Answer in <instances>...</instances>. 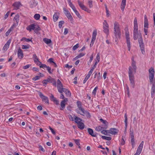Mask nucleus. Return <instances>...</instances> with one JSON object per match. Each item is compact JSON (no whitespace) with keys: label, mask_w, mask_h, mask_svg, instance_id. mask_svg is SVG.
Here are the masks:
<instances>
[{"label":"nucleus","mask_w":155,"mask_h":155,"mask_svg":"<svg viewBox=\"0 0 155 155\" xmlns=\"http://www.w3.org/2000/svg\"><path fill=\"white\" fill-rule=\"evenodd\" d=\"M39 75H40L39 76H35V77L33 78H32V80L34 81H35L37 80H39L40 79V77H42L43 76V74L40 73H39Z\"/></svg>","instance_id":"473e14b6"},{"label":"nucleus","mask_w":155,"mask_h":155,"mask_svg":"<svg viewBox=\"0 0 155 155\" xmlns=\"http://www.w3.org/2000/svg\"><path fill=\"white\" fill-rule=\"evenodd\" d=\"M15 24H13L10 27L9 29L6 32L5 35L6 36H8L9 35L11 31L13 30V28L15 27Z\"/></svg>","instance_id":"b1692460"},{"label":"nucleus","mask_w":155,"mask_h":155,"mask_svg":"<svg viewBox=\"0 0 155 155\" xmlns=\"http://www.w3.org/2000/svg\"><path fill=\"white\" fill-rule=\"evenodd\" d=\"M64 23V21H61L58 22V27L60 28H61L62 25Z\"/></svg>","instance_id":"37998d69"},{"label":"nucleus","mask_w":155,"mask_h":155,"mask_svg":"<svg viewBox=\"0 0 155 155\" xmlns=\"http://www.w3.org/2000/svg\"><path fill=\"white\" fill-rule=\"evenodd\" d=\"M78 47L79 44H77L73 47L72 48L73 50L74 51L77 48H78Z\"/></svg>","instance_id":"4d7b16f0"},{"label":"nucleus","mask_w":155,"mask_h":155,"mask_svg":"<svg viewBox=\"0 0 155 155\" xmlns=\"http://www.w3.org/2000/svg\"><path fill=\"white\" fill-rule=\"evenodd\" d=\"M59 15L60 13L58 12H57L54 13L53 16V20L54 21L56 22L57 21L59 18Z\"/></svg>","instance_id":"5701e85b"},{"label":"nucleus","mask_w":155,"mask_h":155,"mask_svg":"<svg viewBox=\"0 0 155 155\" xmlns=\"http://www.w3.org/2000/svg\"><path fill=\"white\" fill-rule=\"evenodd\" d=\"M101 137L103 139L107 140H111V138L110 137L105 136H102Z\"/></svg>","instance_id":"c9c22d12"},{"label":"nucleus","mask_w":155,"mask_h":155,"mask_svg":"<svg viewBox=\"0 0 155 155\" xmlns=\"http://www.w3.org/2000/svg\"><path fill=\"white\" fill-rule=\"evenodd\" d=\"M120 26V25L117 22L115 21L114 22V36L117 38L118 37H119L121 35Z\"/></svg>","instance_id":"f03ea898"},{"label":"nucleus","mask_w":155,"mask_h":155,"mask_svg":"<svg viewBox=\"0 0 155 155\" xmlns=\"http://www.w3.org/2000/svg\"><path fill=\"white\" fill-rule=\"evenodd\" d=\"M149 77L150 82V83H153L155 74L154 70L153 68L151 67L149 69Z\"/></svg>","instance_id":"7ed1b4c3"},{"label":"nucleus","mask_w":155,"mask_h":155,"mask_svg":"<svg viewBox=\"0 0 155 155\" xmlns=\"http://www.w3.org/2000/svg\"><path fill=\"white\" fill-rule=\"evenodd\" d=\"M48 82V79H47L46 80H44L42 81V83L43 84V86H46V84Z\"/></svg>","instance_id":"603ef678"},{"label":"nucleus","mask_w":155,"mask_h":155,"mask_svg":"<svg viewBox=\"0 0 155 155\" xmlns=\"http://www.w3.org/2000/svg\"><path fill=\"white\" fill-rule=\"evenodd\" d=\"M34 62L37 65L39 66L40 67V65L41 64V63L39 61L38 59L36 60H34Z\"/></svg>","instance_id":"a18cd8bd"},{"label":"nucleus","mask_w":155,"mask_h":155,"mask_svg":"<svg viewBox=\"0 0 155 155\" xmlns=\"http://www.w3.org/2000/svg\"><path fill=\"white\" fill-rule=\"evenodd\" d=\"M13 6L14 9L17 10L19 8L20 6H21V4L20 2H15L13 4Z\"/></svg>","instance_id":"4468645a"},{"label":"nucleus","mask_w":155,"mask_h":155,"mask_svg":"<svg viewBox=\"0 0 155 155\" xmlns=\"http://www.w3.org/2000/svg\"><path fill=\"white\" fill-rule=\"evenodd\" d=\"M62 91V93H63V92H64L67 96L70 97L71 96V93L70 91L68 89L64 88Z\"/></svg>","instance_id":"4be33fe9"},{"label":"nucleus","mask_w":155,"mask_h":155,"mask_svg":"<svg viewBox=\"0 0 155 155\" xmlns=\"http://www.w3.org/2000/svg\"><path fill=\"white\" fill-rule=\"evenodd\" d=\"M74 115H74L73 117H72L71 115L68 116V117L70 120L74 121Z\"/></svg>","instance_id":"8fccbe9b"},{"label":"nucleus","mask_w":155,"mask_h":155,"mask_svg":"<svg viewBox=\"0 0 155 155\" xmlns=\"http://www.w3.org/2000/svg\"><path fill=\"white\" fill-rule=\"evenodd\" d=\"M87 131L89 134L92 137H95L96 135L94 133L93 130L89 128L87 129Z\"/></svg>","instance_id":"c85d7f7f"},{"label":"nucleus","mask_w":155,"mask_h":155,"mask_svg":"<svg viewBox=\"0 0 155 155\" xmlns=\"http://www.w3.org/2000/svg\"><path fill=\"white\" fill-rule=\"evenodd\" d=\"M37 3H38L37 2L35 1V0H33L32 2L30 5V7L31 8H33L37 5Z\"/></svg>","instance_id":"7c9ffc66"},{"label":"nucleus","mask_w":155,"mask_h":155,"mask_svg":"<svg viewBox=\"0 0 155 155\" xmlns=\"http://www.w3.org/2000/svg\"><path fill=\"white\" fill-rule=\"evenodd\" d=\"M77 105L78 107V108L82 107L81 103L80 101H77Z\"/></svg>","instance_id":"680f3d73"},{"label":"nucleus","mask_w":155,"mask_h":155,"mask_svg":"<svg viewBox=\"0 0 155 155\" xmlns=\"http://www.w3.org/2000/svg\"><path fill=\"white\" fill-rule=\"evenodd\" d=\"M85 54L84 53H80L79 54H78L77 56L79 58L84 56Z\"/></svg>","instance_id":"864d4df0"},{"label":"nucleus","mask_w":155,"mask_h":155,"mask_svg":"<svg viewBox=\"0 0 155 155\" xmlns=\"http://www.w3.org/2000/svg\"><path fill=\"white\" fill-rule=\"evenodd\" d=\"M130 141L131 143L132 147L133 148H134V147L135 145V141L134 138L130 139Z\"/></svg>","instance_id":"de8ad7c7"},{"label":"nucleus","mask_w":155,"mask_h":155,"mask_svg":"<svg viewBox=\"0 0 155 155\" xmlns=\"http://www.w3.org/2000/svg\"><path fill=\"white\" fill-rule=\"evenodd\" d=\"M109 135L110 134L115 135L118 133V130L117 129L111 128L109 130Z\"/></svg>","instance_id":"f8f14e48"},{"label":"nucleus","mask_w":155,"mask_h":155,"mask_svg":"<svg viewBox=\"0 0 155 155\" xmlns=\"http://www.w3.org/2000/svg\"><path fill=\"white\" fill-rule=\"evenodd\" d=\"M13 20L14 21H15L16 23H14L13 24H15V27H16L18 25V24L19 20V15L18 14H17L15 15Z\"/></svg>","instance_id":"f3484780"},{"label":"nucleus","mask_w":155,"mask_h":155,"mask_svg":"<svg viewBox=\"0 0 155 155\" xmlns=\"http://www.w3.org/2000/svg\"><path fill=\"white\" fill-rule=\"evenodd\" d=\"M90 77L87 76V75H86V77H85V78L84 81H83V83L84 84H85L86 81H87V80Z\"/></svg>","instance_id":"774afa93"},{"label":"nucleus","mask_w":155,"mask_h":155,"mask_svg":"<svg viewBox=\"0 0 155 155\" xmlns=\"http://www.w3.org/2000/svg\"><path fill=\"white\" fill-rule=\"evenodd\" d=\"M40 17V15L39 14H35L34 16V18L37 20H39Z\"/></svg>","instance_id":"e433bc0d"},{"label":"nucleus","mask_w":155,"mask_h":155,"mask_svg":"<svg viewBox=\"0 0 155 155\" xmlns=\"http://www.w3.org/2000/svg\"><path fill=\"white\" fill-rule=\"evenodd\" d=\"M152 86L151 90V97L153 98L154 97L155 92V83H152Z\"/></svg>","instance_id":"ddd939ff"},{"label":"nucleus","mask_w":155,"mask_h":155,"mask_svg":"<svg viewBox=\"0 0 155 155\" xmlns=\"http://www.w3.org/2000/svg\"><path fill=\"white\" fill-rule=\"evenodd\" d=\"M109 27V25L106 20H104L103 23V28Z\"/></svg>","instance_id":"a19ab883"},{"label":"nucleus","mask_w":155,"mask_h":155,"mask_svg":"<svg viewBox=\"0 0 155 155\" xmlns=\"http://www.w3.org/2000/svg\"><path fill=\"white\" fill-rule=\"evenodd\" d=\"M125 35L126 39V43L127 44V47H128V50L129 51H130L131 46L129 33L127 32H126L125 33Z\"/></svg>","instance_id":"0eeeda50"},{"label":"nucleus","mask_w":155,"mask_h":155,"mask_svg":"<svg viewBox=\"0 0 155 155\" xmlns=\"http://www.w3.org/2000/svg\"><path fill=\"white\" fill-rule=\"evenodd\" d=\"M81 115L86 117V118L88 119L91 118V115L89 112L88 111L85 110H84Z\"/></svg>","instance_id":"dca6fc26"},{"label":"nucleus","mask_w":155,"mask_h":155,"mask_svg":"<svg viewBox=\"0 0 155 155\" xmlns=\"http://www.w3.org/2000/svg\"><path fill=\"white\" fill-rule=\"evenodd\" d=\"M68 99L67 98H65L64 99L62 100L61 102V107L60 109L61 110H63L65 107V103L68 101Z\"/></svg>","instance_id":"9d476101"},{"label":"nucleus","mask_w":155,"mask_h":155,"mask_svg":"<svg viewBox=\"0 0 155 155\" xmlns=\"http://www.w3.org/2000/svg\"><path fill=\"white\" fill-rule=\"evenodd\" d=\"M104 129L103 127L101 126H98L96 127L95 129L97 131H101Z\"/></svg>","instance_id":"ea45409f"},{"label":"nucleus","mask_w":155,"mask_h":155,"mask_svg":"<svg viewBox=\"0 0 155 155\" xmlns=\"http://www.w3.org/2000/svg\"><path fill=\"white\" fill-rule=\"evenodd\" d=\"M31 66V64H28L23 67V68L24 69H26L29 68Z\"/></svg>","instance_id":"13d9d810"},{"label":"nucleus","mask_w":155,"mask_h":155,"mask_svg":"<svg viewBox=\"0 0 155 155\" xmlns=\"http://www.w3.org/2000/svg\"><path fill=\"white\" fill-rule=\"evenodd\" d=\"M11 42V40H8V41H7L6 43L5 44L4 46L3 49L5 51H6L8 49V48H9L10 44Z\"/></svg>","instance_id":"6ab92c4d"},{"label":"nucleus","mask_w":155,"mask_h":155,"mask_svg":"<svg viewBox=\"0 0 155 155\" xmlns=\"http://www.w3.org/2000/svg\"><path fill=\"white\" fill-rule=\"evenodd\" d=\"M97 89L98 87L97 86L95 87L92 91V94L95 96L97 92Z\"/></svg>","instance_id":"58836bf2"},{"label":"nucleus","mask_w":155,"mask_h":155,"mask_svg":"<svg viewBox=\"0 0 155 155\" xmlns=\"http://www.w3.org/2000/svg\"><path fill=\"white\" fill-rule=\"evenodd\" d=\"M137 67L136 66V62L132 60L131 66H130L129 68L128 74H129L130 71H131L132 74L135 73L136 71Z\"/></svg>","instance_id":"20e7f679"},{"label":"nucleus","mask_w":155,"mask_h":155,"mask_svg":"<svg viewBox=\"0 0 155 155\" xmlns=\"http://www.w3.org/2000/svg\"><path fill=\"white\" fill-rule=\"evenodd\" d=\"M100 120L103 123V124H104L105 126H106V127L108 125V122L106 120H104L102 118H101L100 119Z\"/></svg>","instance_id":"4c0bfd02"},{"label":"nucleus","mask_w":155,"mask_h":155,"mask_svg":"<svg viewBox=\"0 0 155 155\" xmlns=\"http://www.w3.org/2000/svg\"><path fill=\"white\" fill-rule=\"evenodd\" d=\"M103 32L106 35L107 37L109 34V27L103 28Z\"/></svg>","instance_id":"c756f323"},{"label":"nucleus","mask_w":155,"mask_h":155,"mask_svg":"<svg viewBox=\"0 0 155 155\" xmlns=\"http://www.w3.org/2000/svg\"><path fill=\"white\" fill-rule=\"evenodd\" d=\"M84 110V109L81 107L77 108L76 110V111L77 113L81 115Z\"/></svg>","instance_id":"393cba45"},{"label":"nucleus","mask_w":155,"mask_h":155,"mask_svg":"<svg viewBox=\"0 0 155 155\" xmlns=\"http://www.w3.org/2000/svg\"><path fill=\"white\" fill-rule=\"evenodd\" d=\"M93 1L92 0H89L88 1V5L89 8H91L93 6Z\"/></svg>","instance_id":"79ce46f5"},{"label":"nucleus","mask_w":155,"mask_h":155,"mask_svg":"<svg viewBox=\"0 0 155 155\" xmlns=\"http://www.w3.org/2000/svg\"><path fill=\"white\" fill-rule=\"evenodd\" d=\"M40 67L43 68H46L47 70L48 71V67H47L45 64H42L40 65Z\"/></svg>","instance_id":"5fc2aeb1"},{"label":"nucleus","mask_w":155,"mask_h":155,"mask_svg":"<svg viewBox=\"0 0 155 155\" xmlns=\"http://www.w3.org/2000/svg\"><path fill=\"white\" fill-rule=\"evenodd\" d=\"M39 149L40 151H41L43 152L45 151V149L43 148L42 146L41 145H39Z\"/></svg>","instance_id":"0e129e2a"},{"label":"nucleus","mask_w":155,"mask_h":155,"mask_svg":"<svg viewBox=\"0 0 155 155\" xmlns=\"http://www.w3.org/2000/svg\"><path fill=\"white\" fill-rule=\"evenodd\" d=\"M101 133L107 135H109V130H103L101 131Z\"/></svg>","instance_id":"72a5a7b5"},{"label":"nucleus","mask_w":155,"mask_h":155,"mask_svg":"<svg viewBox=\"0 0 155 155\" xmlns=\"http://www.w3.org/2000/svg\"><path fill=\"white\" fill-rule=\"evenodd\" d=\"M21 48L22 49H27L29 48V47L27 45H21Z\"/></svg>","instance_id":"6e6d98bb"},{"label":"nucleus","mask_w":155,"mask_h":155,"mask_svg":"<svg viewBox=\"0 0 155 155\" xmlns=\"http://www.w3.org/2000/svg\"><path fill=\"white\" fill-rule=\"evenodd\" d=\"M125 143V141L124 140V139L123 137H122V139L120 141V144L121 145H123Z\"/></svg>","instance_id":"338daca9"},{"label":"nucleus","mask_w":155,"mask_h":155,"mask_svg":"<svg viewBox=\"0 0 155 155\" xmlns=\"http://www.w3.org/2000/svg\"><path fill=\"white\" fill-rule=\"evenodd\" d=\"M74 121L77 124L82 121L80 118L74 115Z\"/></svg>","instance_id":"cd10ccee"},{"label":"nucleus","mask_w":155,"mask_h":155,"mask_svg":"<svg viewBox=\"0 0 155 155\" xmlns=\"http://www.w3.org/2000/svg\"><path fill=\"white\" fill-rule=\"evenodd\" d=\"M144 17V24H148V21L146 15H145Z\"/></svg>","instance_id":"3c124183"},{"label":"nucleus","mask_w":155,"mask_h":155,"mask_svg":"<svg viewBox=\"0 0 155 155\" xmlns=\"http://www.w3.org/2000/svg\"><path fill=\"white\" fill-rule=\"evenodd\" d=\"M130 139H134V132L133 131V130H132V131L131 130H130Z\"/></svg>","instance_id":"09e8293b"},{"label":"nucleus","mask_w":155,"mask_h":155,"mask_svg":"<svg viewBox=\"0 0 155 155\" xmlns=\"http://www.w3.org/2000/svg\"><path fill=\"white\" fill-rule=\"evenodd\" d=\"M97 29H95L94 30L92 33V39H93L96 40V36L97 35Z\"/></svg>","instance_id":"2f4dec72"},{"label":"nucleus","mask_w":155,"mask_h":155,"mask_svg":"<svg viewBox=\"0 0 155 155\" xmlns=\"http://www.w3.org/2000/svg\"><path fill=\"white\" fill-rule=\"evenodd\" d=\"M57 86L58 92L61 94H62V90L64 88H63V84L59 79H58L57 80Z\"/></svg>","instance_id":"6e6552de"},{"label":"nucleus","mask_w":155,"mask_h":155,"mask_svg":"<svg viewBox=\"0 0 155 155\" xmlns=\"http://www.w3.org/2000/svg\"><path fill=\"white\" fill-rule=\"evenodd\" d=\"M36 28V25L34 24H32L28 26L26 29L29 31H31V30H34L35 31H36V29H35Z\"/></svg>","instance_id":"2eb2a0df"},{"label":"nucleus","mask_w":155,"mask_h":155,"mask_svg":"<svg viewBox=\"0 0 155 155\" xmlns=\"http://www.w3.org/2000/svg\"><path fill=\"white\" fill-rule=\"evenodd\" d=\"M74 141L76 144L77 145H79L80 144V140L78 139H75Z\"/></svg>","instance_id":"052dcab7"},{"label":"nucleus","mask_w":155,"mask_h":155,"mask_svg":"<svg viewBox=\"0 0 155 155\" xmlns=\"http://www.w3.org/2000/svg\"><path fill=\"white\" fill-rule=\"evenodd\" d=\"M17 55L18 58L19 59H21L23 57L22 51L20 48H19L18 50Z\"/></svg>","instance_id":"a211bd4d"},{"label":"nucleus","mask_w":155,"mask_h":155,"mask_svg":"<svg viewBox=\"0 0 155 155\" xmlns=\"http://www.w3.org/2000/svg\"><path fill=\"white\" fill-rule=\"evenodd\" d=\"M49 129L51 130V133H52L54 135L55 134V131L52 128H51V127H49Z\"/></svg>","instance_id":"e2e57ef3"},{"label":"nucleus","mask_w":155,"mask_h":155,"mask_svg":"<svg viewBox=\"0 0 155 155\" xmlns=\"http://www.w3.org/2000/svg\"><path fill=\"white\" fill-rule=\"evenodd\" d=\"M125 120L124 122L125 124V127L126 128L127 125V114H125L124 115Z\"/></svg>","instance_id":"f704fd0d"},{"label":"nucleus","mask_w":155,"mask_h":155,"mask_svg":"<svg viewBox=\"0 0 155 155\" xmlns=\"http://www.w3.org/2000/svg\"><path fill=\"white\" fill-rule=\"evenodd\" d=\"M129 76L131 86L134 88L135 86L134 74H132L131 71H130L129 74Z\"/></svg>","instance_id":"1a4fd4ad"},{"label":"nucleus","mask_w":155,"mask_h":155,"mask_svg":"<svg viewBox=\"0 0 155 155\" xmlns=\"http://www.w3.org/2000/svg\"><path fill=\"white\" fill-rule=\"evenodd\" d=\"M22 40H25L27 42H28L30 41H31V40L29 38H27L25 37H23L22 38Z\"/></svg>","instance_id":"bf43d9fd"},{"label":"nucleus","mask_w":155,"mask_h":155,"mask_svg":"<svg viewBox=\"0 0 155 155\" xmlns=\"http://www.w3.org/2000/svg\"><path fill=\"white\" fill-rule=\"evenodd\" d=\"M64 13L70 21L72 24L74 22V19L68 11L65 8H63Z\"/></svg>","instance_id":"39448f33"},{"label":"nucleus","mask_w":155,"mask_h":155,"mask_svg":"<svg viewBox=\"0 0 155 155\" xmlns=\"http://www.w3.org/2000/svg\"><path fill=\"white\" fill-rule=\"evenodd\" d=\"M49 64L53 67L56 68L57 67V65L54 61V59L52 58H49Z\"/></svg>","instance_id":"412c9836"},{"label":"nucleus","mask_w":155,"mask_h":155,"mask_svg":"<svg viewBox=\"0 0 155 155\" xmlns=\"http://www.w3.org/2000/svg\"><path fill=\"white\" fill-rule=\"evenodd\" d=\"M126 0H122L120 8L123 12L124 11V8L126 5Z\"/></svg>","instance_id":"aec40b11"},{"label":"nucleus","mask_w":155,"mask_h":155,"mask_svg":"<svg viewBox=\"0 0 155 155\" xmlns=\"http://www.w3.org/2000/svg\"><path fill=\"white\" fill-rule=\"evenodd\" d=\"M39 95L40 98L42 99L43 101L45 102V103H48V98L45 96L41 92L39 93Z\"/></svg>","instance_id":"9b49d317"},{"label":"nucleus","mask_w":155,"mask_h":155,"mask_svg":"<svg viewBox=\"0 0 155 155\" xmlns=\"http://www.w3.org/2000/svg\"><path fill=\"white\" fill-rule=\"evenodd\" d=\"M78 3L79 6L82 10L88 13H91V11L89 8L85 6L83 3L79 1H78Z\"/></svg>","instance_id":"423d86ee"},{"label":"nucleus","mask_w":155,"mask_h":155,"mask_svg":"<svg viewBox=\"0 0 155 155\" xmlns=\"http://www.w3.org/2000/svg\"><path fill=\"white\" fill-rule=\"evenodd\" d=\"M51 100L53 101L56 104L58 105L59 103V101L56 98L54 97L53 95H51L50 97Z\"/></svg>","instance_id":"a878e982"},{"label":"nucleus","mask_w":155,"mask_h":155,"mask_svg":"<svg viewBox=\"0 0 155 155\" xmlns=\"http://www.w3.org/2000/svg\"><path fill=\"white\" fill-rule=\"evenodd\" d=\"M143 141H142L141 142L140 145L139 146L138 148L141 150H142L143 148Z\"/></svg>","instance_id":"49530a36"},{"label":"nucleus","mask_w":155,"mask_h":155,"mask_svg":"<svg viewBox=\"0 0 155 155\" xmlns=\"http://www.w3.org/2000/svg\"><path fill=\"white\" fill-rule=\"evenodd\" d=\"M78 127L81 130L83 129L85 127V125L81 121L77 124Z\"/></svg>","instance_id":"bb28decb"},{"label":"nucleus","mask_w":155,"mask_h":155,"mask_svg":"<svg viewBox=\"0 0 155 155\" xmlns=\"http://www.w3.org/2000/svg\"><path fill=\"white\" fill-rule=\"evenodd\" d=\"M93 55H92L90 57V60L88 62V64H90L91 63V62H92V61L93 59Z\"/></svg>","instance_id":"69168bd1"},{"label":"nucleus","mask_w":155,"mask_h":155,"mask_svg":"<svg viewBox=\"0 0 155 155\" xmlns=\"http://www.w3.org/2000/svg\"><path fill=\"white\" fill-rule=\"evenodd\" d=\"M138 26L137 22V19L135 18L134 21V38L135 40L138 38V41L141 52L143 54H145V51L144 43L141 34H138Z\"/></svg>","instance_id":"f257e3e1"},{"label":"nucleus","mask_w":155,"mask_h":155,"mask_svg":"<svg viewBox=\"0 0 155 155\" xmlns=\"http://www.w3.org/2000/svg\"><path fill=\"white\" fill-rule=\"evenodd\" d=\"M49 82L53 83V84H54V83L55 84L56 82L55 81V80L54 79L52 78L51 77H49Z\"/></svg>","instance_id":"c03bdc74"}]
</instances>
